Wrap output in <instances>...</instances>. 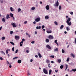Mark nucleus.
<instances>
[{
	"mask_svg": "<svg viewBox=\"0 0 76 76\" xmlns=\"http://www.w3.org/2000/svg\"><path fill=\"white\" fill-rule=\"evenodd\" d=\"M71 20V19L70 18H69L67 20H66V23L68 25H69V26H70L71 25L72 23H71V22H70Z\"/></svg>",
	"mask_w": 76,
	"mask_h": 76,
	"instance_id": "1",
	"label": "nucleus"
},
{
	"mask_svg": "<svg viewBox=\"0 0 76 76\" xmlns=\"http://www.w3.org/2000/svg\"><path fill=\"white\" fill-rule=\"evenodd\" d=\"M43 70L44 73L46 74H48V71H47V70L45 68H43Z\"/></svg>",
	"mask_w": 76,
	"mask_h": 76,
	"instance_id": "2",
	"label": "nucleus"
},
{
	"mask_svg": "<svg viewBox=\"0 0 76 76\" xmlns=\"http://www.w3.org/2000/svg\"><path fill=\"white\" fill-rule=\"evenodd\" d=\"M59 4V3H58V0H57L56 1V2L55 4H54L53 5L54 6H58V5Z\"/></svg>",
	"mask_w": 76,
	"mask_h": 76,
	"instance_id": "3",
	"label": "nucleus"
},
{
	"mask_svg": "<svg viewBox=\"0 0 76 76\" xmlns=\"http://www.w3.org/2000/svg\"><path fill=\"white\" fill-rule=\"evenodd\" d=\"M40 20H41V19L40 18H37L35 19V21L37 22H39Z\"/></svg>",
	"mask_w": 76,
	"mask_h": 76,
	"instance_id": "4",
	"label": "nucleus"
},
{
	"mask_svg": "<svg viewBox=\"0 0 76 76\" xmlns=\"http://www.w3.org/2000/svg\"><path fill=\"white\" fill-rule=\"evenodd\" d=\"M48 38L50 39H54V37H53V36L50 35L48 37Z\"/></svg>",
	"mask_w": 76,
	"mask_h": 76,
	"instance_id": "5",
	"label": "nucleus"
},
{
	"mask_svg": "<svg viewBox=\"0 0 76 76\" xmlns=\"http://www.w3.org/2000/svg\"><path fill=\"white\" fill-rule=\"evenodd\" d=\"M11 25L12 24L13 26L14 27V28H16V24L15 23H11Z\"/></svg>",
	"mask_w": 76,
	"mask_h": 76,
	"instance_id": "6",
	"label": "nucleus"
},
{
	"mask_svg": "<svg viewBox=\"0 0 76 76\" xmlns=\"http://www.w3.org/2000/svg\"><path fill=\"white\" fill-rule=\"evenodd\" d=\"M46 47L48 48V49H49V50H51V47H50L48 45H47Z\"/></svg>",
	"mask_w": 76,
	"mask_h": 76,
	"instance_id": "7",
	"label": "nucleus"
},
{
	"mask_svg": "<svg viewBox=\"0 0 76 76\" xmlns=\"http://www.w3.org/2000/svg\"><path fill=\"white\" fill-rule=\"evenodd\" d=\"M45 8L46 10H48L50 9V6H49L48 5L46 6Z\"/></svg>",
	"mask_w": 76,
	"mask_h": 76,
	"instance_id": "8",
	"label": "nucleus"
},
{
	"mask_svg": "<svg viewBox=\"0 0 76 76\" xmlns=\"http://www.w3.org/2000/svg\"><path fill=\"white\" fill-rule=\"evenodd\" d=\"M19 36H18L17 35H16L15 36V39L16 40H18V39H19Z\"/></svg>",
	"mask_w": 76,
	"mask_h": 76,
	"instance_id": "9",
	"label": "nucleus"
},
{
	"mask_svg": "<svg viewBox=\"0 0 76 76\" xmlns=\"http://www.w3.org/2000/svg\"><path fill=\"white\" fill-rule=\"evenodd\" d=\"M38 55L39 56V58H41V57H42V56H41V55L40 54L39 52L38 53Z\"/></svg>",
	"mask_w": 76,
	"mask_h": 76,
	"instance_id": "10",
	"label": "nucleus"
},
{
	"mask_svg": "<svg viewBox=\"0 0 76 76\" xmlns=\"http://www.w3.org/2000/svg\"><path fill=\"white\" fill-rule=\"evenodd\" d=\"M47 33H48V34H50L51 33V32H52V31H51V30H50V31H46Z\"/></svg>",
	"mask_w": 76,
	"mask_h": 76,
	"instance_id": "11",
	"label": "nucleus"
},
{
	"mask_svg": "<svg viewBox=\"0 0 76 76\" xmlns=\"http://www.w3.org/2000/svg\"><path fill=\"white\" fill-rule=\"evenodd\" d=\"M49 18H49L48 16L47 15L45 17V19H49Z\"/></svg>",
	"mask_w": 76,
	"mask_h": 76,
	"instance_id": "12",
	"label": "nucleus"
},
{
	"mask_svg": "<svg viewBox=\"0 0 76 76\" xmlns=\"http://www.w3.org/2000/svg\"><path fill=\"white\" fill-rule=\"evenodd\" d=\"M9 18H10V17H9V14H7V16H6V18L7 19H9Z\"/></svg>",
	"mask_w": 76,
	"mask_h": 76,
	"instance_id": "13",
	"label": "nucleus"
},
{
	"mask_svg": "<svg viewBox=\"0 0 76 76\" xmlns=\"http://www.w3.org/2000/svg\"><path fill=\"white\" fill-rule=\"evenodd\" d=\"M54 51H58V48H57L54 50Z\"/></svg>",
	"mask_w": 76,
	"mask_h": 76,
	"instance_id": "14",
	"label": "nucleus"
},
{
	"mask_svg": "<svg viewBox=\"0 0 76 76\" xmlns=\"http://www.w3.org/2000/svg\"><path fill=\"white\" fill-rule=\"evenodd\" d=\"M71 57H72L73 58H74L75 56V55L73 54V53L71 54Z\"/></svg>",
	"mask_w": 76,
	"mask_h": 76,
	"instance_id": "15",
	"label": "nucleus"
},
{
	"mask_svg": "<svg viewBox=\"0 0 76 76\" xmlns=\"http://www.w3.org/2000/svg\"><path fill=\"white\" fill-rule=\"evenodd\" d=\"M21 62L22 61L20 60H18V62L19 64L21 63Z\"/></svg>",
	"mask_w": 76,
	"mask_h": 76,
	"instance_id": "16",
	"label": "nucleus"
},
{
	"mask_svg": "<svg viewBox=\"0 0 76 76\" xmlns=\"http://www.w3.org/2000/svg\"><path fill=\"white\" fill-rule=\"evenodd\" d=\"M10 15L11 17H13V14L12 13L10 14Z\"/></svg>",
	"mask_w": 76,
	"mask_h": 76,
	"instance_id": "17",
	"label": "nucleus"
},
{
	"mask_svg": "<svg viewBox=\"0 0 76 76\" xmlns=\"http://www.w3.org/2000/svg\"><path fill=\"white\" fill-rule=\"evenodd\" d=\"M10 10L11 12H14V10H13V8L12 7L10 8Z\"/></svg>",
	"mask_w": 76,
	"mask_h": 76,
	"instance_id": "18",
	"label": "nucleus"
},
{
	"mask_svg": "<svg viewBox=\"0 0 76 76\" xmlns=\"http://www.w3.org/2000/svg\"><path fill=\"white\" fill-rule=\"evenodd\" d=\"M50 41V40L48 39H46V42H49Z\"/></svg>",
	"mask_w": 76,
	"mask_h": 76,
	"instance_id": "19",
	"label": "nucleus"
},
{
	"mask_svg": "<svg viewBox=\"0 0 76 76\" xmlns=\"http://www.w3.org/2000/svg\"><path fill=\"white\" fill-rule=\"evenodd\" d=\"M52 72V70L51 69H50L49 71V74L51 75V72Z\"/></svg>",
	"mask_w": 76,
	"mask_h": 76,
	"instance_id": "20",
	"label": "nucleus"
},
{
	"mask_svg": "<svg viewBox=\"0 0 76 76\" xmlns=\"http://www.w3.org/2000/svg\"><path fill=\"white\" fill-rule=\"evenodd\" d=\"M2 21L3 22H5V19L4 18H3L2 20Z\"/></svg>",
	"mask_w": 76,
	"mask_h": 76,
	"instance_id": "21",
	"label": "nucleus"
},
{
	"mask_svg": "<svg viewBox=\"0 0 76 76\" xmlns=\"http://www.w3.org/2000/svg\"><path fill=\"white\" fill-rule=\"evenodd\" d=\"M64 27V25H61V27H60V29H63V27Z\"/></svg>",
	"mask_w": 76,
	"mask_h": 76,
	"instance_id": "22",
	"label": "nucleus"
},
{
	"mask_svg": "<svg viewBox=\"0 0 76 76\" xmlns=\"http://www.w3.org/2000/svg\"><path fill=\"white\" fill-rule=\"evenodd\" d=\"M23 43H22L21 42L20 43V47H22V45H23Z\"/></svg>",
	"mask_w": 76,
	"mask_h": 76,
	"instance_id": "23",
	"label": "nucleus"
},
{
	"mask_svg": "<svg viewBox=\"0 0 76 76\" xmlns=\"http://www.w3.org/2000/svg\"><path fill=\"white\" fill-rule=\"evenodd\" d=\"M63 66H64L63 65H61L60 66V68L61 69H62L63 68Z\"/></svg>",
	"mask_w": 76,
	"mask_h": 76,
	"instance_id": "24",
	"label": "nucleus"
},
{
	"mask_svg": "<svg viewBox=\"0 0 76 76\" xmlns=\"http://www.w3.org/2000/svg\"><path fill=\"white\" fill-rule=\"evenodd\" d=\"M10 43L11 44H12V45H15V43H13V42H10Z\"/></svg>",
	"mask_w": 76,
	"mask_h": 76,
	"instance_id": "25",
	"label": "nucleus"
},
{
	"mask_svg": "<svg viewBox=\"0 0 76 76\" xmlns=\"http://www.w3.org/2000/svg\"><path fill=\"white\" fill-rule=\"evenodd\" d=\"M46 62L47 63H48H48H50V60H46Z\"/></svg>",
	"mask_w": 76,
	"mask_h": 76,
	"instance_id": "26",
	"label": "nucleus"
},
{
	"mask_svg": "<svg viewBox=\"0 0 76 76\" xmlns=\"http://www.w3.org/2000/svg\"><path fill=\"white\" fill-rule=\"evenodd\" d=\"M55 25H58V23H57V22H56V21H55L54 22Z\"/></svg>",
	"mask_w": 76,
	"mask_h": 76,
	"instance_id": "27",
	"label": "nucleus"
},
{
	"mask_svg": "<svg viewBox=\"0 0 76 76\" xmlns=\"http://www.w3.org/2000/svg\"><path fill=\"white\" fill-rule=\"evenodd\" d=\"M66 68L65 69V70H67V68H68V65L67 64H66Z\"/></svg>",
	"mask_w": 76,
	"mask_h": 76,
	"instance_id": "28",
	"label": "nucleus"
},
{
	"mask_svg": "<svg viewBox=\"0 0 76 76\" xmlns=\"http://www.w3.org/2000/svg\"><path fill=\"white\" fill-rule=\"evenodd\" d=\"M1 53H2V54H4V55H5V53L4 52H3V51H1Z\"/></svg>",
	"mask_w": 76,
	"mask_h": 76,
	"instance_id": "29",
	"label": "nucleus"
},
{
	"mask_svg": "<svg viewBox=\"0 0 76 76\" xmlns=\"http://www.w3.org/2000/svg\"><path fill=\"white\" fill-rule=\"evenodd\" d=\"M58 62L60 63L61 61V59H58Z\"/></svg>",
	"mask_w": 76,
	"mask_h": 76,
	"instance_id": "30",
	"label": "nucleus"
},
{
	"mask_svg": "<svg viewBox=\"0 0 76 76\" xmlns=\"http://www.w3.org/2000/svg\"><path fill=\"white\" fill-rule=\"evenodd\" d=\"M25 41V39H22V41L21 42H22L23 43V41Z\"/></svg>",
	"mask_w": 76,
	"mask_h": 76,
	"instance_id": "31",
	"label": "nucleus"
},
{
	"mask_svg": "<svg viewBox=\"0 0 76 76\" xmlns=\"http://www.w3.org/2000/svg\"><path fill=\"white\" fill-rule=\"evenodd\" d=\"M35 7H32L31 8V10H35Z\"/></svg>",
	"mask_w": 76,
	"mask_h": 76,
	"instance_id": "32",
	"label": "nucleus"
},
{
	"mask_svg": "<svg viewBox=\"0 0 76 76\" xmlns=\"http://www.w3.org/2000/svg\"><path fill=\"white\" fill-rule=\"evenodd\" d=\"M69 59H70V58H68L67 59H66V61L68 62L69 61Z\"/></svg>",
	"mask_w": 76,
	"mask_h": 76,
	"instance_id": "33",
	"label": "nucleus"
},
{
	"mask_svg": "<svg viewBox=\"0 0 76 76\" xmlns=\"http://www.w3.org/2000/svg\"><path fill=\"white\" fill-rule=\"evenodd\" d=\"M21 11V9L20 8H18V12H19L20 11Z\"/></svg>",
	"mask_w": 76,
	"mask_h": 76,
	"instance_id": "34",
	"label": "nucleus"
},
{
	"mask_svg": "<svg viewBox=\"0 0 76 76\" xmlns=\"http://www.w3.org/2000/svg\"><path fill=\"white\" fill-rule=\"evenodd\" d=\"M72 71L74 72H76V69H72Z\"/></svg>",
	"mask_w": 76,
	"mask_h": 76,
	"instance_id": "35",
	"label": "nucleus"
},
{
	"mask_svg": "<svg viewBox=\"0 0 76 76\" xmlns=\"http://www.w3.org/2000/svg\"><path fill=\"white\" fill-rule=\"evenodd\" d=\"M65 52V51H64V50L63 49H62V53H64Z\"/></svg>",
	"mask_w": 76,
	"mask_h": 76,
	"instance_id": "36",
	"label": "nucleus"
},
{
	"mask_svg": "<svg viewBox=\"0 0 76 76\" xmlns=\"http://www.w3.org/2000/svg\"><path fill=\"white\" fill-rule=\"evenodd\" d=\"M55 43L56 44H57V40L56 39L55 41Z\"/></svg>",
	"mask_w": 76,
	"mask_h": 76,
	"instance_id": "37",
	"label": "nucleus"
},
{
	"mask_svg": "<svg viewBox=\"0 0 76 76\" xmlns=\"http://www.w3.org/2000/svg\"><path fill=\"white\" fill-rule=\"evenodd\" d=\"M13 33V31H10V34H11V35H12V34Z\"/></svg>",
	"mask_w": 76,
	"mask_h": 76,
	"instance_id": "38",
	"label": "nucleus"
},
{
	"mask_svg": "<svg viewBox=\"0 0 76 76\" xmlns=\"http://www.w3.org/2000/svg\"><path fill=\"white\" fill-rule=\"evenodd\" d=\"M66 30L67 31H69V30H70V28H69L68 27H67Z\"/></svg>",
	"mask_w": 76,
	"mask_h": 76,
	"instance_id": "39",
	"label": "nucleus"
},
{
	"mask_svg": "<svg viewBox=\"0 0 76 76\" xmlns=\"http://www.w3.org/2000/svg\"><path fill=\"white\" fill-rule=\"evenodd\" d=\"M50 57H52V58H54V55H53V56H50Z\"/></svg>",
	"mask_w": 76,
	"mask_h": 76,
	"instance_id": "40",
	"label": "nucleus"
},
{
	"mask_svg": "<svg viewBox=\"0 0 76 76\" xmlns=\"http://www.w3.org/2000/svg\"><path fill=\"white\" fill-rule=\"evenodd\" d=\"M19 51V50L17 49L15 51V53H17Z\"/></svg>",
	"mask_w": 76,
	"mask_h": 76,
	"instance_id": "41",
	"label": "nucleus"
},
{
	"mask_svg": "<svg viewBox=\"0 0 76 76\" xmlns=\"http://www.w3.org/2000/svg\"><path fill=\"white\" fill-rule=\"evenodd\" d=\"M61 6H59V10H61Z\"/></svg>",
	"mask_w": 76,
	"mask_h": 76,
	"instance_id": "42",
	"label": "nucleus"
},
{
	"mask_svg": "<svg viewBox=\"0 0 76 76\" xmlns=\"http://www.w3.org/2000/svg\"><path fill=\"white\" fill-rule=\"evenodd\" d=\"M42 29H44V28H45V26L44 25L42 26Z\"/></svg>",
	"mask_w": 76,
	"mask_h": 76,
	"instance_id": "43",
	"label": "nucleus"
},
{
	"mask_svg": "<svg viewBox=\"0 0 76 76\" xmlns=\"http://www.w3.org/2000/svg\"><path fill=\"white\" fill-rule=\"evenodd\" d=\"M2 40H4V39H5V37H2Z\"/></svg>",
	"mask_w": 76,
	"mask_h": 76,
	"instance_id": "44",
	"label": "nucleus"
},
{
	"mask_svg": "<svg viewBox=\"0 0 76 76\" xmlns=\"http://www.w3.org/2000/svg\"><path fill=\"white\" fill-rule=\"evenodd\" d=\"M31 44H34L35 43V41H32L31 42Z\"/></svg>",
	"mask_w": 76,
	"mask_h": 76,
	"instance_id": "45",
	"label": "nucleus"
},
{
	"mask_svg": "<svg viewBox=\"0 0 76 76\" xmlns=\"http://www.w3.org/2000/svg\"><path fill=\"white\" fill-rule=\"evenodd\" d=\"M75 44H76V38H75Z\"/></svg>",
	"mask_w": 76,
	"mask_h": 76,
	"instance_id": "46",
	"label": "nucleus"
},
{
	"mask_svg": "<svg viewBox=\"0 0 76 76\" xmlns=\"http://www.w3.org/2000/svg\"><path fill=\"white\" fill-rule=\"evenodd\" d=\"M12 51H14V50H15V48H14V47L12 48Z\"/></svg>",
	"mask_w": 76,
	"mask_h": 76,
	"instance_id": "47",
	"label": "nucleus"
},
{
	"mask_svg": "<svg viewBox=\"0 0 76 76\" xmlns=\"http://www.w3.org/2000/svg\"><path fill=\"white\" fill-rule=\"evenodd\" d=\"M28 76H29V75H31V73H30L29 72H28Z\"/></svg>",
	"mask_w": 76,
	"mask_h": 76,
	"instance_id": "48",
	"label": "nucleus"
},
{
	"mask_svg": "<svg viewBox=\"0 0 76 76\" xmlns=\"http://www.w3.org/2000/svg\"><path fill=\"white\" fill-rule=\"evenodd\" d=\"M0 60H3V58L2 57H0Z\"/></svg>",
	"mask_w": 76,
	"mask_h": 76,
	"instance_id": "49",
	"label": "nucleus"
},
{
	"mask_svg": "<svg viewBox=\"0 0 76 76\" xmlns=\"http://www.w3.org/2000/svg\"><path fill=\"white\" fill-rule=\"evenodd\" d=\"M37 29H39V27L38 26H37L36 27Z\"/></svg>",
	"mask_w": 76,
	"mask_h": 76,
	"instance_id": "50",
	"label": "nucleus"
},
{
	"mask_svg": "<svg viewBox=\"0 0 76 76\" xmlns=\"http://www.w3.org/2000/svg\"><path fill=\"white\" fill-rule=\"evenodd\" d=\"M35 57H36V58H38V55H36L35 56Z\"/></svg>",
	"mask_w": 76,
	"mask_h": 76,
	"instance_id": "51",
	"label": "nucleus"
},
{
	"mask_svg": "<svg viewBox=\"0 0 76 76\" xmlns=\"http://www.w3.org/2000/svg\"><path fill=\"white\" fill-rule=\"evenodd\" d=\"M12 64V63H9V65H10H10H11Z\"/></svg>",
	"mask_w": 76,
	"mask_h": 76,
	"instance_id": "52",
	"label": "nucleus"
},
{
	"mask_svg": "<svg viewBox=\"0 0 76 76\" xmlns=\"http://www.w3.org/2000/svg\"><path fill=\"white\" fill-rule=\"evenodd\" d=\"M7 51H10V49H7L6 50Z\"/></svg>",
	"mask_w": 76,
	"mask_h": 76,
	"instance_id": "53",
	"label": "nucleus"
},
{
	"mask_svg": "<svg viewBox=\"0 0 76 76\" xmlns=\"http://www.w3.org/2000/svg\"><path fill=\"white\" fill-rule=\"evenodd\" d=\"M0 1H1V3H3V1H1L0 0Z\"/></svg>",
	"mask_w": 76,
	"mask_h": 76,
	"instance_id": "54",
	"label": "nucleus"
},
{
	"mask_svg": "<svg viewBox=\"0 0 76 76\" xmlns=\"http://www.w3.org/2000/svg\"><path fill=\"white\" fill-rule=\"evenodd\" d=\"M30 61L31 63H32V62L33 61V60L32 59H31L30 60Z\"/></svg>",
	"mask_w": 76,
	"mask_h": 76,
	"instance_id": "55",
	"label": "nucleus"
},
{
	"mask_svg": "<svg viewBox=\"0 0 76 76\" xmlns=\"http://www.w3.org/2000/svg\"><path fill=\"white\" fill-rule=\"evenodd\" d=\"M27 21H25V22H24V24H26V23H27Z\"/></svg>",
	"mask_w": 76,
	"mask_h": 76,
	"instance_id": "56",
	"label": "nucleus"
},
{
	"mask_svg": "<svg viewBox=\"0 0 76 76\" xmlns=\"http://www.w3.org/2000/svg\"><path fill=\"white\" fill-rule=\"evenodd\" d=\"M70 14L71 15H73V12H71L70 13Z\"/></svg>",
	"mask_w": 76,
	"mask_h": 76,
	"instance_id": "57",
	"label": "nucleus"
},
{
	"mask_svg": "<svg viewBox=\"0 0 76 76\" xmlns=\"http://www.w3.org/2000/svg\"><path fill=\"white\" fill-rule=\"evenodd\" d=\"M3 28V27L1 26L0 28V31H1V28Z\"/></svg>",
	"mask_w": 76,
	"mask_h": 76,
	"instance_id": "58",
	"label": "nucleus"
},
{
	"mask_svg": "<svg viewBox=\"0 0 76 76\" xmlns=\"http://www.w3.org/2000/svg\"><path fill=\"white\" fill-rule=\"evenodd\" d=\"M33 23H34V24H35V23H37V22L35 21H34L33 22Z\"/></svg>",
	"mask_w": 76,
	"mask_h": 76,
	"instance_id": "59",
	"label": "nucleus"
},
{
	"mask_svg": "<svg viewBox=\"0 0 76 76\" xmlns=\"http://www.w3.org/2000/svg\"><path fill=\"white\" fill-rule=\"evenodd\" d=\"M7 64H9V61H7Z\"/></svg>",
	"mask_w": 76,
	"mask_h": 76,
	"instance_id": "60",
	"label": "nucleus"
},
{
	"mask_svg": "<svg viewBox=\"0 0 76 76\" xmlns=\"http://www.w3.org/2000/svg\"><path fill=\"white\" fill-rule=\"evenodd\" d=\"M26 35H29V34L28 33H26Z\"/></svg>",
	"mask_w": 76,
	"mask_h": 76,
	"instance_id": "61",
	"label": "nucleus"
},
{
	"mask_svg": "<svg viewBox=\"0 0 76 76\" xmlns=\"http://www.w3.org/2000/svg\"><path fill=\"white\" fill-rule=\"evenodd\" d=\"M26 53H29V50H27L26 51Z\"/></svg>",
	"mask_w": 76,
	"mask_h": 76,
	"instance_id": "62",
	"label": "nucleus"
},
{
	"mask_svg": "<svg viewBox=\"0 0 76 76\" xmlns=\"http://www.w3.org/2000/svg\"><path fill=\"white\" fill-rule=\"evenodd\" d=\"M9 67L10 68H12V65H10Z\"/></svg>",
	"mask_w": 76,
	"mask_h": 76,
	"instance_id": "63",
	"label": "nucleus"
},
{
	"mask_svg": "<svg viewBox=\"0 0 76 76\" xmlns=\"http://www.w3.org/2000/svg\"><path fill=\"white\" fill-rule=\"evenodd\" d=\"M43 31L44 32H45V29H43Z\"/></svg>",
	"mask_w": 76,
	"mask_h": 76,
	"instance_id": "64",
	"label": "nucleus"
}]
</instances>
